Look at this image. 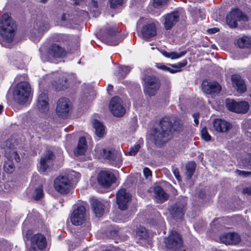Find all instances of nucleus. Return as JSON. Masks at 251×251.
I'll return each mask as SVG.
<instances>
[{"instance_id": "obj_1", "label": "nucleus", "mask_w": 251, "mask_h": 251, "mask_svg": "<svg viewBox=\"0 0 251 251\" xmlns=\"http://www.w3.org/2000/svg\"><path fill=\"white\" fill-rule=\"evenodd\" d=\"M181 127V124L177 120L173 124L169 117H163L160 121L159 127L153 129L151 134V140L156 145H163L171 137L172 129L179 131Z\"/></svg>"}, {"instance_id": "obj_2", "label": "nucleus", "mask_w": 251, "mask_h": 251, "mask_svg": "<svg viewBox=\"0 0 251 251\" xmlns=\"http://www.w3.org/2000/svg\"><path fill=\"white\" fill-rule=\"evenodd\" d=\"M16 25L8 13H5L2 16L0 21V44L2 46L9 48L10 43L13 41L15 36Z\"/></svg>"}, {"instance_id": "obj_3", "label": "nucleus", "mask_w": 251, "mask_h": 251, "mask_svg": "<svg viewBox=\"0 0 251 251\" xmlns=\"http://www.w3.org/2000/svg\"><path fill=\"white\" fill-rule=\"evenodd\" d=\"M31 92V88L29 83L25 81L18 83L13 91V98L15 101L20 104L26 102Z\"/></svg>"}, {"instance_id": "obj_4", "label": "nucleus", "mask_w": 251, "mask_h": 251, "mask_svg": "<svg viewBox=\"0 0 251 251\" xmlns=\"http://www.w3.org/2000/svg\"><path fill=\"white\" fill-rule=\"evenodd\" d=\"M102 157L108 160L112 166L119 168L122 164V153L115 149L107 148L103 149L101 152Z\"/></svg>"}, {"instance_id": "obj_5", "label": "nucleus", "mask_w": 251, "mask_h": 251, "mask_svg": "<svg viewBox=\"0 0 251 251\" xmlns=\"http://www.w3.org/2000/svg\"><path fill=\"white\" fill-rule=\"evenodd\" d=\"M142 79L144 93L150 96L155 95L160 85L158 79L153 75H147L143 77Z\"/></svg>"}, {"instance_id": "obj_6", "label": "nucleus", "mask_w": 251, "mask_h": 251, "mask_svg": "<svg viewBox=\"0 0 251 251\" xmlns=\"http://www.w3.org/2000/svg\"><path fill=\"white\" fill-rule=\"evenodd\" d=\"M100 38L103 42L110 46H116L120 43L117 39L115 28L106 27L101 29Z\"/></svg>"}, {"instance_id": "obj_7", "label": "nucleus", "mask_w": 251, "mask_h": 251, "mask_svg": "<svg viewBox=\"0 0 251 251\" xmlns=\"http://www.w3.org/2000/svg\"><path fill=\"white\" fill-rule=\"evenodd\" d=\"M186 203V198L181 196L178 198L175 204L169 208V211L174 218L181 219L183 218Z\"/></svg>"}, {"instance_id": "obj_8", "label": "nucleus", "mask_w": 251, "mask_h": 251, "mask_svg": "<svg viewBox=\"0 0 251 251\" xmlns=\"http://www.w3.org/2000/svg\"><path fill=\"white\" fill-rule=\"evenodd\" d=\"M165 243L167 248L176 251L182 247L183 241L180 234L172 231L169 236L165 239Z\"/></svg>"}, {"instance_id": "obj_9", "label": "nucleus", "mask_w": 251, "mask_h": 251, "mask_svg": "<svg viewBox=\"0 0 251 251\" xmlns=\"http://www.w3.org/2000/svg\"><path fill=\"white\" fill-rule=\"evenodd\" d=\"M47 239L41 233L33 235L30 238V247L28 251H43L47 246Z\"/></svg>"}, {"instance_id": "obj_10", "label": "nucleus", "mask_w": 251, "mask_h": 251, "mask_svg": "<svg viewBox=\"0 0 251 251\" xmlns=\"http://www.w3.org/2000/svg\"><path fill=\"white\" fill-rule=\"evenodd\" d=\"M226 106L229 111L238 113H246L249 109L248 102L236 101L229 99L226 100Z\"/></svg>"}, {"instance_id": "obj_11", "label": "nucleus", "mask_w": 251, "mask_h": 251, "mask_svg": "<svg viewBox=\"0 0 251 251\" xmlns=\"http://www.w3.org/2000/svg\"><path fill=\"white\" fill-rule=\"evenodd\" d=\"M98 182L105 188H108L116 182V178L113 173L109 171H101L98 176Z\"/></svg>"}, {"instance_id": "obj_12", "label": "nucleus", "mask_w": 251, "mask_h": 251, "mask_svg": "<svg viewBox=\"0 0 251 251\" xmlns=\"http://www.w3.org/2000/svg\"><path fill=\"white\" fill-rule=\"evenodd\" d=\"M247 19V17L243 14V13L238 8L232 9L227 14L226 21L228 25L232 27H236L237 26V21H245Z\"/></svg>"}, {"instance_id": "obj_13", "label": "nucleus", "mask_w": 251, "mask_h": 251, "mask_svg": "<svg viewBox=\"0 0 251 251\" xmlns=\"http://www.w3.org/2000/svg\"><path fill=\"white\" fill-rule=\"evenodd\" d=\"M5 158L6 160H5L3 165V170L7 174H11L13 173L15 170V166L13 164L12 160L14 158L17 162H19L21 160L19 155L17 151H13L12 153L11 151L8 152L5 151Z\"/></svg>"}, {"instance_id": "obj_14", "label": "nucleus", "mask_w": 251, "mask_h": 251, "mask_svg": "<svg viewBox=\"0 0 251 251\" xmlns=\"http://www.w3.org/2000/svg\"><path fill=\"white\" fill-rule=\"evenodd\" d=\"M109 109L112 114L116 117H122L126 112V109L122 104V99L116 96L111 100Z\"/></svg>"}, {"instance_id": "obj_15", "label": "nucleus", "mask_w": 251, "mask_h": 251, "mask_svg": "<svg viewBox=\"0 0 251 251\" xmlns=\"http://www.w3.org/2000/svg\"><path fill=\"white\" fill-rule=\"evenodd\" d=\"M85 207L83 205L77 206L74 209L71 216V221L75 226H79L83 223L85 218Z\"/></svg>"}, {"instance_id": "obj_16", "label": "nucleus", "mask_w": 251, "mask_h": 251, "mask_svg": "<svg viewBox=\"0 0 251 251\" xmlns=\"http://www.w3.org/2000/svg\"><path fill=\"white\" fill-rule=\"evenodd\" d=\"M55 190L61 194H66L69 192L70 181L68 177L59 176L54 181Z\"/></svg>"}, {"instance_id": "obj_17", "label": "nucleus", "mask_w": 251, "mask_h": 251, "mask_svg": "<svg viewBox=\"0 0 251 251\" xmlns=\"http://www.w3.org/2000/svg\"><path fill=\"white\" fill-rule=\"evenodd\" d=\"M71 109V102L69 99L66 98H61L58 100L56 111L58 116L65 117L69 113Z\"/></svg>"}, {"instance_id": "obj_18", "label": "nucleus", "mask_w": 251, "mask_h": 251, "mask_svg": "<svg viewBox=\"0 0 251 251\" xmlns=\"http://www.w3.org/2000/svg\"><path fill=\"white\" fill-rule=\"evenodd\" d=\"M116 199L119 209L124 210L127 208V203L131 199V195L125 189L123 188L117 192Z\"/></svg>"}, {"instance_id": "obj_19", "label": "nucleus", "mask_w": 251, "mask_h": 251, "mask_svg": "<svg viewBox=\"0 0 251 251\" xmlns=\"http://www.w3.org/2000/svg\"><path fill=\"white\" fill-rule=\"evenodd\" d=\"M53 159V152L50 151H48L41 158L39 171L41 173H45L52 165Z\"/></svg>"}, {"instance_id": "obj_20", "label": "nucleus", "mask_w": 251, "mask_h": 251, "mask_svg": "<svg viewBox=\"0 0 251 251\" xmlns=\"http://www.w3.org/2000/svg\"><path fill=\"white\" fill-rule=\"evenodd\" d=\"M220 241L226 245H236L241 241L240 236L235 232L224 233L220 236Z\"/></svg>"}, {"instance_id": "obj_21", "label": "nucleus", "mask_w": 251, "mask_h": 251, "mask_svg": "<svg viewBox=\"0 0 251 251\" xmlns=\"http://www.w3.org/2000/svg\"><path fill=\"white\" fill-rule=\"evenodd\" d=\"M201 87L203 91L207 94H218L221 90V86L216 81L203 80Z\"/></svg>"}, {"instance_id": "obj_22", "label": "nucleus", "mask_w": 251, "mask_h": 251, "mask_svg": "<svg viewBox=\"0 0 251 251\" xmlns=\"http://www.w3.org/2000/svg\"><path fill=\"white\" fill-rule=\"evenodd\" d=\"M163 18L164 20L165 28L166 30H170L179 21V14L178 11H174L164 15Z\"/></svg>"}, {"instance_id": "obj_23", "label": "nucleus", "mask_w": 251, "mask_h": 251, "mask_svg": "<svg viewBox=\"0 0 251 251\" xmlns=\"http://www.w3.org/2000/svg\"><path fill=\"white\" fill-rule=\"evenodd\" d=\"M141 33L143 38L149 39L156 35V27L153 22H150L143 25Z\"/></svg>"}, {"instance_id": "obj_24", "label": "nucleus", "mask_w": 251, "mask_h": 251, "mask_svg": "<svg viewBox=\"0 0 251 251\" xmlns=\"http://www.w3.org/2000/svg\"><path fill=\"white\" fill-rule=\"evenodd\" d=\"M91 205L92 210L97 217H101L104 211L105 204L104 201L95 198L91 199Z\"/></svg>"}, {"instance_id": "obj_25", "label": "nucleus", "mask_w": 251, "mask_h": 251, "mask_svg": "<svg viewBox=\"0 0 251 251\" xmlns=\"http://www.w3.org/2000/svg\"><path fill=\"white\" fill-rule=\"evenodd\" d=\"M213 124L214 129L218 132H226L232 127L230 123L221 119H215Z\"/></svg>"}, {"instance_id": "obj_26", "label": "nucleus", "mask_w": 251, "mask_h": 251, "mask_svg": "<svg viewBox=\"0 0 251 251\" xmlns=\"http://www.w3.org/2000/svg\"><path fill=\"white\" fill-rule=\"evenodd\" d=\"M31 33V38L35 42H38L41 38L45 28V24L41 22H36Z\"/></svg>"}, {"instance_id": "obj_27", "label": "nucleus", "mask_w": 251, "mask_h": 251, "mask_svg": "<svg viewBox=\"0 0 251 251\" xmlns=\"http://www.w3.org/2000/svg\"><path fill=\"white\" fill-rule=\"evenodd\" d=\"M231 79L233 86L236 89L238 92L243 93L246 91V85L245 81L240 75H232Z\"/></svg>"}, {"instance_id": "obj_28", "label": "nucleus", "mask_w": 251, "mask_h": 251, "mask_svg": "<svg viewBox=\"0 0 251 251\" xmlns=\"http://www.w3.org/2000/svg\"><path fill=\"white\" fill-rule=\"evenodd\" d=\"M66 50L56 44H52L48 50L50 55L55 58H62L66 55Z\"/></svg>"}, {"instance_id": "obj_29", "label": "nucleus", "mask_w": 251, "mask_h": 251, "mask_svg": "<svg viewBox=\"0 0 251 251\" xmlns=\"http://www.w3.org/2000/svg\"><path fill=\"white\" fill-rule=\"evenodd\" d=\"M37 106L41 112H46L49 110L48 97L46 93H41L37 100Z\"/></svg>"}, {"instance_id": "obj_30", "label": "nucleus", "mask_w": 251, "mask_h": 251, "mask_svg": "<svg viewBox=\"0 0 251 251\" xmlns=\"http://www.w3.org/2000/svg\"><path fill=\"white\" fill-rule=\"evenodd\" d=\"M87 145L85 137L79 138L76 149L74 151L75 155H81L83 154L86 151Z\"/></svg>"}, {"instance_id": "obj_31", "label": "nucleus", "mask_w": 251, "mask_h": 251, "mask_svg": "<svg viewBox=\"0 0 251 251\" xmlns=\"http://www.w3.org/2000/svg\"><path fill=\"white\" fill-rule=\"evenodd\" d=\"M154 193L155 199L160 202H164L168 199L169 195L160 186H157L154 187Z\"/></svg>"}, {"instance_id": "obj_32", "label": "nucleus", "mask_w": 251, "mask_h": 251, "mask_svg": "<svg viewBox=\"0 0 251 251\" xmlns=\"http://www.w3.org/2000/svg\"><path fill=\"white\" fill-rule=\"evenodd\" d=\"M132 68L129 66H120L114 75L119 79L125 78L130 72Z\"/></svg>"}, {"instance_id": "obj_33", "label": "nucleus", "mask_w": 251, "mask_h": 251, "mask_svg": "<svg viewBox=\"0 0 251 251\" xmlns=\"http://www.w3.org/2000/svg\"><path fill=\"white\" fill-rule=\"evenodd\" d=\"M93 124L96 134L99 137H102L105 133L104 127L102 124L97 119L94 120Z\"/></svg>"}, {"instance_id": "obj_34", "label": "nucleus", "mask_w": 251, "mask_h": 251, "mask_svg": "<svg viewBox=\"0 0 251 251\" xmlns=\"http://www.w3.org/2000/svg\"><path fill=\"white\" fill-rule=\"evenodd\" d=\"M237 44L240 48H249L251 47V37L245 36L240 38Z\"/></svg>"}, {"instance_id": "obj_35", "label": "nucleus", "mask_w": 251, "mask_h": 251, "mask_svg": "<svg viewBox=\"0 0 251 251\" xmlns=\"http://www.w3.org/2000/svg\"><path fill=\"white\" fill-rule=\"evenodd\" d=\"M56 91H61L68 87V83L65 77L62 76L61 79H59L57 81H55L53 84Z\"/></svg>"}, {"instance_id": "obj_36", "label": "nucleus", "mask_w": 251, "mask_h": 251, "mask_svg": "<svg viewBox=\"0 0 251 251\" xmlns=\"http://www.w3.org/2000/svg\"><path fill=\"white\" fill-rule=\"evenodd\" d=\"M196 163L195 162H189L186 165V175L188 179H191L196 170Z\"/></svg>"}, {"instance_id": "obj_37", "label": "nucleus", "mask_w": 251, "mask_h": 251, "mask_svg": "<svg viewBox=\"0 0 251 251\" xmlns=\"http://www.w3.org/2000/svg\"><path fill=\"white\" fill-rule=\"evenodd\" d=\"M136 235L140 239H146L148 237V233L144 227L139 226L136 230Z\"/></svg>"}, {"instance_id": "obj_38", "label": "nucleus", "mask_w": 251, "mask_h": 251, "mask_svg": "<svg viewBox=\"0 0 251 251\" xmlns=\"http://www.w3.org/2000/svg\"><path fill=\"white\" fill-rule=\"evenodd\" d=\"M89 6L90 11L94 12L95 16L100 14V12L98 8V3L97 1L94 0H91L89 3Z\"/></svg>"}, {"instance_id": "obj_39", "label": "nucleus", "mask_w": 251, "mask_h": 251, "mask_svg": "<svg viewBox=\"0 0 251 251\" xmlns=\"http://www.w3.org/2000/svg\"><path fill=\"white\" fill-rule=\"evenodd\" d=\"M15 145L13 142V140L12 139H8L3 144V148H5L4 152L5 153V151H7L8 152L9 151H11V153H12L13 151H15L13 149Z\"/></svg>"}, {"instance_id": "obj_40", "label": "nucleus", "mask_w": 251, "mask_h": 251, "mask_svg": "<svg viewBox=\"0 0 251 251\" xmlns=\"http://www.w3.org/2000/svg\"><path fill=\"white\" fill-rule=\"evenodd\" d=\"M43 187L42 186H39L35 190L33 197L34 200H39L43 197Z\"/></svg>"}, {"instance_id": "obj_41", "label": "nucleus", "mask_w": 251, "mask_h": 251, "mask_svg": "<svg viewBox=\"0 0 251 251\" xmlns=\"http://www.w3.org/2000/svg\"><path fill=\"white\" fill-rule=\"evenodd\" d=\"M187 64L186 60H183L182 61L177 64L170 65L171 67L176 69V72H180L181 68L185 67Z\"/></svg>"}, {"instance_id": "obj_42", "label": "nucleus", "mask_w": 251, "mask_h": 251, "mask_svg": "<svg viewBox=\"0 0 251 251\" xmlns=\"http://www.w3.org/2000/svg\"><path fill=\"white\" fill-rule=\"evenodd\" d=\"M201 138L206 141H209L211 139V136L207 132L206 127H203L201 130Z\"/></svg>"}, {"instance_id": "obj_43", "label": "nucleus", "mask_w": 251, "mask_h": 251, "mask_svg": "<svg viewBox=\"0 0 251 251\" xmlns=\"http://www.w3.org/2000/svg\"><path fill=\"white\" fill-rule=\"evenodd\" d=\"M168 0H153V6L155 8H158L159 7L165 5Z\"/></svg>"}, {"instance_id": "obj_44", "label": "nucleus", "mask_w": 251, "mask_h": 251, "mask_svg": "<svg viewBox=\"0 0 251 251\" xmlns=\"http://www.w3.org/2000/svg\"><path fill=\"white\" fill-rule=\"evenodd\" d=\"M244 128L246 136L251 139V125H250L249 123H246Z\"/></svg>"}, {"instance_id": "obj_45", "label": "nucleus", "mask_w": 251, "mask_h": 251, "mask_svg": "<svg viewBox=\"0 0 251 251\" xmlns=\"http://www.w3.org/2000/svg\"><path fill=\"white\" fill-rule=\"evenodd\" d=\"M186 53V51H181L180 52L177 53L176 52H170V57L172 59L179 58L183 56H184Z\"/></svg>"}, {"instance_id": "obj_46", "label": "nucleus", "mask_w": 251, "mask_h": 251, "mask_svg": "<svg viewBox=\"0 0 251 251\" xmlns=\"http://www.w3.org/2000/svg\"><path fill=\"white\" fill-rule=\"evenodd\" d=\"M111 7L115 8L122 4L123 0H109Z\"/></svg>"}, {"instance_id": "obj_47", "label": "nucleus", "mask_w": 251, "mask_h": 251, "mask_svg": "<svg viewBox=\"0 0 251 251\" xmlns=\"http://www.w3.org/2000/svg\"><path fill=\"white\" fill-rule=\"evenodd\" d=\"M140 148V146L139 144H136L134 145L133 147H131L129 151L128 154L130 155H135L137 152L139 150Z\"/></svg>"}, {"instance_id": "obj_48", "label": "nucleus", "mask_w": 251, "mask_h": 251, "mask_svg": "<svg viewBox=\"0 0 251 251\" xmlns=\"http://www.w3.org/2000/svg\"><path fill=\"white\" fill-rule=\"evenodd\" d=\"M236 172L238 175L240 176H242L243 177H247L249 176L250 175H251V172L249 171L237 170Z\"/></svg>"}, {"instance_id": "obj_49", "label": "nucleus", "mask_w": 251, "mask_h": 251, "mask_svg": "<svg viewBox=\"0 0 251 251\" xmlns=\"http://www.w3.org/2000/svg\"><path fill=\"white\" fill-rule=\"evenodd\" d=\"M143 173L145 177L146 178H148L149 176H151L152 175L151 171L149 168L147 167H146L143 169Z\"/></svg>"}, {"instance_id": "obj_50", "label": "nucleus", "mask_w": 251, "mask_h": 251, "mask_svg": "<svg viewBox=\"0 0 251 251\" xmlns=\"http://www.w3.org/2000/svg\"><path fill=\"white\" fill-rule=\"evenodd\" d=\"M155 66L160 69V70H162L164 71H166V69H167V66L166 65L163 64H162V63H157L155 65Z\"/></svg>"}, {"instance_id": "obj_51", "label": "nucleus", "mask_w": 251, "mask_h": 251, "mask_svg": "<svg viewBox=\"0 0 251 251\" xmlns=\"http://www.w3.org/2000/svg\"><path fill=\"white\" fill-rule=\"evenodd\" d=\"M173 174L175 176L176 178L178 180H180V176L179 175V172L178 169H175L173 170Z\"/></svg>"}, {"instance_id": "obj_52", "label": "nucleus", "mask_w": 251, "mask_h": 251, "mask_svg": "<svg viewBox=\"0 0 251 251\" xmlns=\"http://www.w3.org/2000/svg\"><path fill=\"white\" fill-rule=\"evenodd\" d=\"M219 31V29L216 27H214L212 28H209L207 30V32L210 34H214L217 32Z\"/></svg>"}, {"instance_id": "obj_53", "label": "nucleus", "mask_w": 251, "mask_h": 251, "mask_svg": "<svg viewBox=\"0 0 251 251\" xmlns=\"http://www.w3.org/2000/svg\"><path fill=\"white\" fill-rule=\"evenodd\" d=\"M243 192V193L248 194V195H251V187L244 188Z\"/></svg>"}, {"instance_id": "obj_54", "label": "nucleus", "mask_w": 251, "mask_h": 251, "mask_svg": "<svg viewBox=\"0 0 251 251\" xmlns=\"http://www.w3.org/2000/svg\"><path fill=\"white\" fill-rule=\"evenodd\" d=\"M166 71L169 72L172 74H174V73H177L176 71V70L175 69H174L172 67V68L169 67L168 66H167V69H166Z\"/></svg>"}, {"instance_id": "obj_55", "label": "nucleus", "mask_w": 251, "mask_h": 251, "mask_svg": "<svg viewBox=\"0 0 251 251\" xmlns=\"http://www.w3.org/2000/svg\"><path fill=\"white\" fill-rule=\"evenodd\" d=\"M32 234V231L30 230H28L26 231V237L27 239H28L29 238L30 235Z\"/></svg>"}, {"instance_id": "obj_56", "label": "nucleus", "mask_w": 251, "mask_h": 251, "mask_svg": "<svg viewBox=\"0 0 251 251\" xmlns=\"http://www.w3.org/2000/svg\"><path fill=\"white\" fill-rule=\"evenodd\" d=\"M113 86L111 84H109L107 88V90L108 93H109L113 89Z\"/></svg>"}, {"instance_id": "obj_57", "label": "nucleus", "mask_w": 251, "mask_h": 251, "mask_svg": "<svg viewBox=\"0 0 251 251\" xmlns=\"http://www.w3.org/2000/svg\"><path fill=\"white\" fill-rule=\"evenodd\" d=\"M204 192H203V191H201L199 192V197H200L201 199H203V198H204Z\"/></svg>"}, {"instance_id": "obj_58", "label": "nucleus", "mask_w": 251, "mask_h": 251, "mask_svg": "<svg viewBox=\"0 0 251 251\" xmlns=\"http://www.w3.org/2000/svg\"><path fill=\"white\" fill-rule=\"evenodd\" d=\"M248 164L251 166V153L249 155V158L247 161Z\"/></svg>"}, {"instance_id": "obj_59", "label": "nucleus", "mask_w": 251, "mask_h": 251, "mask_svg": "<svg viewBox=\"0 0 251 251\" xmlns=\"http://www.w3.org/2000/svg\"><path fill=\"white\" fill-rule=\"evenodd\" d=\"M193 117L194 118H199V114L198 113H195L193 114Z\"/></svg>"}, {"instance_id": "obj_60", "label": "nucleus", "mask_w": 251, "mask_h": 251, "mask_svg": "<svg viewBox=\"0 0 251 251\" xmlns=\"http://www.w3.org/2000/svg\"><path fill=\"white\" fill-rule=\"evenodd\" d=\"M16 55V57H18V58L14 59V60L16 61H20V59H19V57L21 56V54L20 52L17 53Z\"/></svg>"}, {"instance_id": "obj_61", "label": "nucleus", "mask_w": 251, "mask_h": 251, "mask_svg": "<svg viewBox=\"0 0 251 251\" xmlns=\"http://www.w3.org/2000/svg\"><path fill=\"white\" fill-rule=\"evenodd\" d=\"M66 20V14H63L62 16V17H61V21H65Z\"/></svg>"}, {"instance_id": "obj_62", "label": "nucleus", "mask_w": 251, "mask_h": 251, "mask_svg": "<svg viewBox=\"0 0 251 251\" xmlns=\"http://www.w3.org/2000/svg\"><path fill=\"white\" fill-rule=\"evenodd\" d=\"M163 54L164 56H165L166 57H170V53H168L166 51H165L164 53H163Z\"/></svg>"}, {"instance_id": "obj_63", "label": "nucleus", "mask_w": 251, "mask_h": 251, "mask_svg": "<svg viewBox=\"0 0 251 251\" xmlns=\"http://www.w3.org/2000/svg\"><path fill=\"white\" fill-rule=\"evenodd\" d=\"M194 122L196 125H198L199 123V118H194Z\"/></svg>"}, {"instance_id": "obj_64", "label": "nucleus", "mask_w": 251, "mask_h": 251, "mask_svg": "<svg viewBox=\"0 0 251 251\" xmlns=\"http://www.w3.org/2000/svg\"><path fill=\"white\" fill-rule=\"evenodd\" d=\"M81 0H74L75 4L77 5L79 3Z\"/></svg>"}]
</instances>
